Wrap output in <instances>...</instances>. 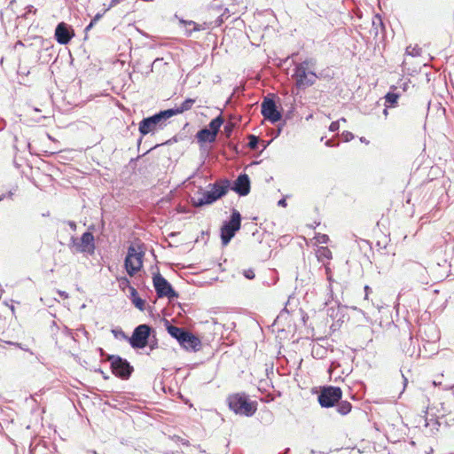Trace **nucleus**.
Returning a JSON list of instances; mask_svg holds the SVG:
<instances>
[{
    "label": "nucleus",
    "mask_w": 454,
    "mask_h": 454,
    "mask_svg": "<svg viewBox=\"0 0 454 454\" xmlns=\"http://www.w3.org/2000/svg\"><path fill=\"white\" fill-rule=\"evenodd\" d=\"M316 61L313 59H307L294 66L292 78L300 90H305L315 84L317 75L315 73Z\"/></svg>",
    "instance_id": "1"
},
{
    "label": "nucleus",
    "mask_w": 454,
    "mask_h": 454,
    "mask_svg": "<svg viewBox=\"0 0 454 454\" xmlns=\"http://www.w3.org/2000/svg\"><path fill=\"white\" fill-rule=\"evenodd\" d=\"M230 189V181L228 179L221 180L219 183L212 184L211 191L204 192L198 200L192 198V203L196 207L204 205H209L224 196Z\"/></svg>",
    "instance_id": "2"
},
{
    "label": "nucleus",
    "mask_w": 454,
    "mask_h": 454,
    "mask_svg": "<svg viewBox=\"0 0 454 454\" xmlns=\"http://www.w3.org/2000/svg\"><path fill=\"white\" fill-rule=\"evenodd\" d=\"M228 405L236 414L247 417L252 416L257 410L256 402L249 401L247 395L244 393H237L229 395Z\"/></svg>",
    "instance_id": "3"
},
{
    "label": "nucleus",
    "mask_w": 454,
    "mask_h": 454,
    "mask_svg": "<svg viewBox=\"0 0 454 454\" xmlns=\"http://www.w3.org/2000/svg\"><path fill=\"white\" fill-rule=\"evenodd\" d=\"M173 116V113L171 111H160L152 116L144 118L139 122L138 130L142 136H145L149 133L154 132L157 129H163L166 124L168 119Z\"/></svg>",
    "instance_id": "4"
},
{
    "label": "nucleus",
    "mask_w": 454,
    "mask_h": 454,
    "mask_svg": "<svg viewBox=\"0 0 454 454\" xmlns=\"http://www.w3.org/2000/svg\"><path fill=\"white\" fill-rule=\"evenodd\" d=\"M145 252L139 245H131L128 248V253L124 261L127 273L133 277L143 267V258Z\"/></svg>",
    "instance_id": "5"
},
{
    "label": "nucleus",
    "mask_w": 454,
    "mask_h": 454,
    "mask_svg": "<svg viewBox=\"0 0 454 454\" xmlns=\"http://www.w3.org/2000/svg\"><path fill=\"white\" fill-rule=\"evenodd\" d=\"M68 247L73 254L82 253L91 255L96 249L94 236L90 231H86L80 239L71 237Z\"/></svg>",
    "instance_id": "6"
},
{
    "label": "nucleus",
    "mask_w": 454,
    "mask_h": 454,
    "mask_svg": "<svg viewBox=\"0 0 454 454\" xmlns=\"http://www.w3.org/2000/svg\"><path fill=\"white\" fill-rule=\"evenodd\" d=\"M241 226V215L233 208L231 210V218L225 221L221 227V240L223 246H227L231 239L235 236L236 232Z\"/></svg>",
    "instance_id": "7"
},
{
    "label": "nucleus",
    "mask_w": 454,
    "mask_h": 454,
    "mask_svg": "<svg viewBox=\"0 0 454 454\" xmlns=\"http://www.w3.org/2000/svg\"><path fill=\"white\" fill-rule=\"evenodd\" d=\"M107 360L110 362L113 374L116 377L121 380H128L131 376L134 369L126 359L119 356L109 355Z\"/></svg>",
    "instance_id": "8"
},
{
    "label": "nucleus",
    "mask_w": 454,
    "mask_h": 454,
    "mask_svg": "<svg viewBox=\"0 0 454 454\" xmlns=\"http://www.w3.org/2000/svg\"><path fill=\"white\" fill-rule=\"evenodd\" d=\"M342 397V391L339 387H324L318 395V403L322 407L330 408L335 405Z\"/></svg>",
    "instance_id": "9"
},
{
    "label": "nucleus",
    "mask_w": 454,
    "mask_h": 454,
    "mask_svg": "<svg viewBox=\"0 0 454 454\" xmlns=\"http://www.w3.org/2000/svg\"><path fill=\"white\" fill-rule=\"evenodd\" d=\"M152 328L145 324L137 326L131 337L129 338L130 346L134 348H143L148 344V339L151 334Z\"/></svg>",
    "instance_id": "10"
},
{
    "label": "nucleus",
    "mask_w": 454,
    "mask_h": 454,
    "mask_svg": "<svg viewBox=\"0 0 454 454\" xmlns=\"http://www.w3.org/2000/svg\"><path fill=\"white\" fill-rule=\"evenodd\" d=\"M153 282L157 296L159 298L168 297L172 299L178 296V294L174 290L170 283L159 272L153 274Z\"/></svg>",
    "instance_id": "11"
},
{
    "label": "nucleus",
    "mask_w": 454,
    "mask_h": 454,
    "mask_svg": "<svg viewBox=\"0 0 454 454\" xmlns=\"http://www.w3.org/2000/svg\"><path fill=\"white\" fill-rule=\"evenodd\" d=\"M261 113L263 117L272 123L281 120V114L278 110L276 103L273 99L265 98L261 106Z\"/></svg>",
    "instance_id": "12"
},
{
    "label": "nucleus",
    "mask_w": 454,
    "mask_h": 454,
    "mask_svg": "<svg viewBox=\"0 0 454 454\" xmlns=\"http://www.w3.org/2000/svg\"><path fill=\"white\" fill-rule=\"evenodd\" d=\"M74 36V31L72 26L60 22L55 28L54 37L59 44H67Z\"/></svg>",
    "instance_id": "13"
},
{
    "label": "nucleus",
    "mask_w": 454,
    "mask_h": 454,
    "mask_svg": "<svg viewBox=\"0 0 454 454\" xmlns=\"http://www.w3.org/2000/svg\"><path fill=\"white\" fill-rule=\"evenodd\" d=\"M230 189L233 190L239 196H246L250 192V179L247 174H240L234 181Z\"/></svg>",
    "instance_id": "14"
},
{
    "label": "nucleus",
    "mask_w": 454,
    "mask_h": 454,
    "mask_svg": "<svg viewBox=\"0 0 454 454\" xmlns=\"http://www.w3.org/2000/svg\"><path fill=\"white\" fill-rule=\"evenodd\" d=\"M179 344L187 350L190 349L194 351L199 350L201 346L200 339L190 332L186 333Z\"/></svg>",
    "instance_id": "15"
},
{
    "label": "nucleus",
    "mask_w": 454,
    "mask_h": 454,
    "mask_svg": "<svg viewBox=\"0 0 454 454\" xmlns=\"http://www.w3.org/2000/svg\"><path fill=\"white\" fill-rule=\"evenodd\" d=\"M166 329L171 337L175 338L179 343L188 332L184 328H181L171 325L168 320L165 321Z\"/></svg>",
    "instance_id": "16"
},
{
    "label": "nucleus",
    "mask_w": 454,
    "mask_h": 454,
    "mask_svg": "<svg viewBox=\"0 0 454 454\" xmlns=\"http://www.w3.org/2000/svg\"><path fill=\"white\" fill-rule=\"evenodd\" d=\"M196 137L199 142H209L212 143L215 140L216 136L214 132L210 131L208 129L204 128L198 131Z\"/></svg>",
    "instance_id": "17"
},
{
    "label": "nucleus",
    "mask_w": 454,
    "mask_h": 454,
    "mask_svg": "<svg viewBox=\"0 0 454 454\" xmlns=\"http://www.w3.org/2000/svg\"><path fill=\"white\" fill-rule=\"evenodd\" d=\"M195 103V99L192 98H187L185 99L180 106H178L176 109H167L166 111H171L173 113V116L178 114H182L185 111L190 110L193 104Z\"/></svg>",
    "instance_id": "18"
},
{
    "label": "nucleus",
    "mask_w": 454,
    "mask_h": 454,
    "mask_svg": "<svg viewBox=\"0 0 454 454\" xmlns=\"http://www.w3.org/2000/svg\"><path fill=\"white\" fill-rule=\"evenodd\" d=\"M130 298L136 308L140 310L145 309V301L138 296V293L135 287H130Z\"/></svg>",
    "instance_id": "19"
},
{
    "label": "nucleus",
    "mask_w": 454,
    "mask_h": 454,
    "mask_svg": "<svg viewBox=\"0 0 454 454\" xmlns=\"http://www.w3.org/2000/svg\"><path fill=\"white\" fill-rule=\"evenodd\" d=\"M372 27L371 29V34H373V35L376 37L379 35V28L380 27L382 30H384V25L382 22V20L380 16L376 15L372 18Z\"/></svg>",
    "instance_id": "20"
},
{
    "label": "nucleus",
    "mask_w": 454,
    "mask_h": 454,
    "mask_svg": "<svg viewBox=\"0 0 454 454\" xmlns=\"http://www.w3.org/2000/svg\"><path fill=\"white\" fill-rule=\"evenodd\" d=\"M223 119L221 115L214 118L210 122H209V130L214 132V134L215 136H217V133L221 128V126L223 125Z\"/></svg>",
    "instance_id": "21"
},
{
    "label": "nucleus",
    "mask_w": 454,
    "mask_h": 454,
    "mask_svg": "<svg viewBox=\"0 0 454 454\" xmlns=\"http://www.w3.org/2000/svg\"><path fill=\"white\" fill-rule=\"evenodd\" d=\"M399 94L395 92H388L385 96V104L387 107L395 106L399 98Z\"/></svg>",
    "instance_id": "22"
},
{
    "label": "nucleus",
    "mask_w": 454,
    "mask_h": 454,
    "mask_svg": "<svg viewBox=\"0 0 454 454\" xmlns=\"http://www.w3.org/2000/svg\"><path fill=\"white\" fill-rule=\"evenodd\" d=\"M352 405L348 401H341L337 404V411L341 415H347L350 412Z\"/></svg>",
    "instance_id": "23"
},
{
    "label": "nucleus",
    "mask_w": 454,
    "mask_h": 454,
    "mask_svg": "<svg viewBox=\"0 0 454 454\" xmlns=\"http://www.w3.org/2000/svg\"><path fill=\"white\" fill-rule=\"evenodd\" d=\"M317 256L318 260L325 259H331L332 258V252L325 247H321L317 250Z\"/></svg>",
    "instance_id": "24"
},
{
    "label": "nucleus",
    "mask_w": 454,
    "mask_h": 454,
    "mask_svg": "<svg viewBox=\"0 0 454 454\" xmlns=\"http://www.w3.org/2000/svg\"><path fill=\"white\" fill-rule=\"evenodd\" d=\"M259 138L254 135L248 136V147L252 150H255L258 146Z\"/></svg>",
    "instance_id": "25"
},
{
    "label": "nucleus",
    "mask_w": 454,
    "mask_h": 454,
    "mask_svg": "<svg viewBox=\"0 0 454 454\" xmlns=\"http://www.w3.org/2000/svg\"><path fill=\"white\" fill-rule=\"evenodd\" d=\"M118 281H119V286L121 289L125 290L126 288H129V290L130 291V287H132V286H130V282L128 278L121 277V278H118Z\"/></svg>",
    "instance_id": "26"
},
{
    "label": "nucleus",
    "mask_w": 454,
    "mask_h": 454,
    "mask_svg": "<svg viewBox=\"0 0 454 454\" xmlns=\"http://www.w3.org/2000/svg\"><path fill=\"white\" fill-rule=\"evenodd\" d=\"M420 52L421 49L417 46L412 47L410 45L406 48V53L411 56H419Z\"/></svg>",
    "instance_id": "27"
},
{
    "label": "nucleus",
    "mask_w": 454,
    "mask_h": 454,
    "mask_svg": "<svg viewBox=\"0 0 454 454\" xmlns=\"http://www.w3.org/2000/svg\"><path fill=\"white\" fill-rule=\"evenodd\" d=\"M346 121V119L345 118H340L339 121H333L330 126H329V130L332 131V132H335L337 130H339L340 129V121Z\"/></svg>",
    "instance_id": "28"
},
{
    "label": "nucleus",
    "mask_w": 454,
    "mask_h": 454,
    "mask_svg": "<svg viewBox=\"0 0 454 454\" xmlns=\"http://www.w3.org/2000/svg\"><path fill=\"white\" fill-rule=\"evenodd\" d=\"M113 334L115 338H121V339H128V336L125 334V333L121 329H114L112 330Z\"/></svg>",
    "instance_id": "29"
},
{
    "label": "nucleus",
    "mask_w": 454,
    "mask_h": 454,
    "mask_svg": "<svg viewBox=\"0 0 454 454\" xmlns=\"http://www.w3.org/2000/svg\"><path fill=\"white\" fill-rule=\"evenodd\" d=\"M317 241L318 243L326 244L329 240V237L326 234H318L317 237Z\"/></svg>",
    "instance_id": "30"
},
{
    "label": "nucleus",
    "mask_w": 454,
    "mask_h": 454,
    "mask_svg": "<svg viewBox=\"0 0 454 454\" xmlns=\"http://www.w3.org/2000/svg\"><path fill=\"white\" fill-rule=\"evenodd\" d=\"M243 275L247 279H253L254 278V272L251 269L245 270Z\"/></svg>",
    "instance_id": "31"
},
{
    "label": "nucleus",
    "mask_w": 454,
    "mask_h": 454,
    "mask_svg": "<svg viewBox=\"0 0 454 454\" xmlns=\"http://www.w3.org/2000/svg\"><path fill=\"white\" fill-rule=\"evenodd\" d=\"M179 21H180L181 24L189 25V26L192 25L193 26V29L192 30H194V31L195 30H200V28L198 27L197 24L194 21H192V20L186 21V20L181 19Z\"/></svg>",
    "instance_id": "32"
},
{
    "label": "nucleus",
    "mask_w": 454,
    "mask_h": 454,
    "mask_svg": "<svg viewBox=\"0 0 454 454\" xmlns=\"http://www.w3.org/2000/svg\"><path fill=\"white\" fill-rule=\"evenodd\" d=\"M342 136L345 142H348L354 138V135L349 131L343 132Z\"/></svg>",
    "instance_id": "33"
},
{
    "label": "nucleus",
    "mask_w": 454,
    "mask_h": 454,
    "mask_svg": "<svg viewBox=\"0 0 454 454\" xmlns=\"http://www.w3.org/2000/svg\"><path fill=\"white\" fill-rule=\"evenodd\" d=\"M224 131L226 132L227 136H230L232 132V124H227L224 126Z\"/></svg>",
    "instance_id": "34"
},
{
    "label": "nucleus",
    "mask_w": 454,
    "mask_h": 454,
    "mask_svg": "<svg viewBox=\"0 0 454 454\" xmlns=\"http://www.w3.org/2000/svg\"><path fill=\"white\" fill-rule=\"evenodd\" d=\"M163 59H159L157 58L156 59H154V61L153 62L152 64V70H153L154 67H156L158 65H160V63L162 61Z\"/></svg>",
    "instance_id": "35"
},
{
    "label": "nucleus",
    "mask_w": 454,
    "mask_h": 454,
    "mask_svg": "<svg viewBox=\"0 0 454 454\" xmlns=\"http://www.w3.org/2000/svg\"><path fill=\"white\" fill-rule=\"evenodd\" d=\"M67 224L69 225V227H70L73 231H75V230H76V223H75V222H74V221H68V222H67Z\"/></svg>",
    "instance_id": "36"
},
{
    "label": "nucleus",
    "mask_w": 454,
    "mask_h": 454,
    "mask_svg": "<svg viewBox=\"0 0 454 454\" xmlns=\"http://www.w3.org/2000/svg\"><path fill=\"white\" fill-rule=\"evenodd\" d=\"M121 0H111V3H110V5H109V8L111 7H114L115 5H117Z\"/></svg>",
    "instance_id": "37"
},
{
    "label": "nucleus",
    "mask_w": 454,
    "mask_h": 454,
    "mask_svg": "<svg viewBox=\"0 0 454 454\" xmlns=\"http://www.w3.org/2000/svg\"><path fill=\"white\" fill-rule=\"evenodd\" d=\"M278 205L280 206V207H286V200L285 199H281L280 200H278Z\"/></svg>",
    "instance_id": "38"
},
{
    "label": "nucleus",
    "mask_w": 454,
    "mask_h": 454,
    "mask_svg": "<svg viewBox=\"0 0 454 454\" xmlns=\"http://www.w3.org/2000/svg\"><path fill=\"white\" fill-rule=\"evenodd\" d=\"M372 291V289L368 286H364V292H365V299L368 298V294L369 293Z\"/></svg>",
    "instance_id": "39"
},
{
    "label": "nucleus",
    "mask_w": 454,
    "mask_h": 454,
    "mask_svg": "<svg viewBox=\"0 0 454 454\" xmlns=\"http://www.w3.org/2000/svg\"><path fill=\"white\" fill-rule=\"evenodd\" d=\"M325 145L326 146H329V147H332V146H334L335 144L333 142V140L329 139L325 142Z\"/></svg>",
    "instance_id": "40"
},
{
    "label": "nucleus",
    "mask_w": 454,
    "mask_h": 454,
    "mask_svg": "<svg viewBox=\"0 0 454 454\" xmlns=\"http://www.w3.org/2000/svg\"><path fill=\"white\" fill-rule=\"evenodd\" d=\"M59 294L60 296H62L64 298H67L68 297L67 294L66 292H64V291H59Z\"/></svg>",
    "instance_id": "41"
},
{
    "label": "nucleus",
    "mask_w": 454,
    "mask_h": 454,
    "mask_svg": "<svg viewBox=\"0 0 454 454\" xmlns=\"http://www.w3.org/2000/svg\"><path fill=\"white\" fill-rule=\"evenodd\" d=\"M93 24H94V22H93V20H91L90 23L86 27V30L90 29L92 27Z\"/></svg>",
    "instance_id": "42"
},
{
    "label": "nucleus",
    "mask_w": 454,
    "mask_h": 454,
    "mask_svg": "<svg viewBox=\"0 0 454 454\" xmlns=\"http://www.w3.org/2000/svg\"><path fill=\"white\" fill-rule=\"evenodd\" d=\"M23 43L21 41H18L15 44V48H17L18 46H23Z\"/></svg>",
    "instance_id": "43"
},
{
    "label": "nucleus",
    "mask_w": 454,
    "mask_h": 454,
    "mask_svg": "<svg viewBox=\"0 0 454 454\" xmlns=\"http://www.w3.org/2000/svg\"><path fill=\"white\" fill-rule=\"evenodd\" d=\"M100 17H101V15H100V14H97V15L95 16V18L92 20H93V22H95V21H97L98 20H99V19H100Z\"/></svg>",
    "instance_id": "44"
},
{
    "label": "nucleus",
    "mask_w": 454,
    "mask_h": 454,
    "mask_svg": "<svg viewBox=\"0 0 454 454\" xmlns=\"http://www.w3.org/2000/svg\"><path fill=\"white\" fill-rule=\"evenodd\" d=\"M383 114H384L385 116H387V114H388V111H387V106H386V108L383 110Z\"/></svg>",
    "instance_id": "45"
},
{
    "label": "nucleus",
    "mask_w": 454,
    "mask_h": 454,
    "mask_svg": "<svg viewBox=\"0 0 454 454\" xmlns=\"http://www.w3.org/2000/svg\"><path fill=\"white\" fill-rule=\"evenodd\" d=\"M276 132H277L276 136H278L280 134V132H281V129H276Z\"/></svg>",
    "instance_id": "46"
},
{
    "label": "nucleus",
    "mask_w": 454,
    "mask_h": 454,
    "mask_svg": "<svg viewBox=\"0 0 454 454\" xmlns=\"http://www.w3.org/2000/svg\"><path fill=\"white\" fill-rule=\"evenodd\" d=\"M4 198H5V194H1L0 195V200H3Z\"/></svg>",
    "instance_id": "47"
},
{
    "label": "nucleus",
    "mask_w": 454,
    "mask_h": 454,
    "mask_svg": "<svg viewBox=\"0 0 454 454\" xmlns=\"http://www.w3.org/2000/svg\"><path fill=\"white\" fill-rule=\"evenodd\" d=\"M433 452H434V450L432 448H430L429 451L427 454H433Z\"/></svg>",
    "instance_id": "48"
},
{
    "label": "nucleus",
    "mask_w": 454,
    "mask_h": 454,
    "mask_svg": "<svg viewBox=\"0 0 454 454\" xmlns=\"http://www.w3.org/2000/svg\"><path fill=\"white\" fill-rule=\"evenodd\" d=\"M182 443H183L184 445H188V442H187V441H183V442H182Z\"/></svg>",
    "instance_id": "49"
},
{
    "label": "nucleus",
    "mask_w": 454,
    "mask_h": 454,
    "mask_svg": "<svg viewBox=\"0 0 454 454\" xmlns=\"http://www.w3.org/2000/svg\"><path fill=\"white\" fill-rule=\"evenodd\" d=\"M191 34H192V30H189V31L187 32V35H190Z\"/></svg>",
    "instance_id": "50"
},
{
    "label": "nucleus",
    "mask_w": 454,
    "mask_h": 454,
    "mask_svg": "<svg viewBox=\"0 0 454 454\" xmlns=\"http://www.w3.org/2000/svg\"><path fill=\"white\" fill-rule=\"evenodd\" d=\"M11 309H12V312H14V307L13 306L11 307Z\"/></svg>",
    "instance_id": "51"
}]
</instances>
